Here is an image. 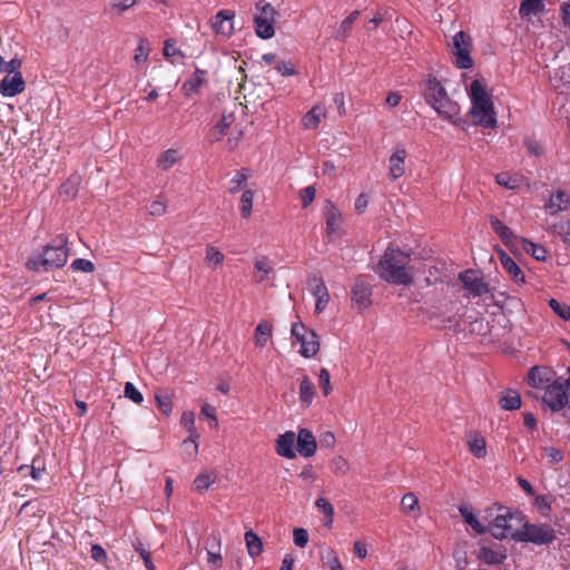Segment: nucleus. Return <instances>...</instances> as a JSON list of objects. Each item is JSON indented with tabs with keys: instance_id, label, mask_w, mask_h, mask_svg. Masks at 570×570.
<instances>
[{
	"instance_id": "ea45409f",
	"label": "nucleus",
	"mask_w": 570,
	"mask_h": 570,
	"mask_svg": "<svg viewBox=\"0 0 570 570\" xmlns=\"http://www.w3.org/2000/svg\"><path fill=\"white\" fill-rule=\"evenodd\" d=\"M215 481H216V473L213 471H207V472L200 473L194 480V488L198 492H203V491L207 490Z\"/></svg>"
},
{
	"instance_id": "0e129e2a",
	"label": "nucleus",
	"mask_w": 570,
	"mask_h": 570,
	"mask_svg": "<svg viewBox=\"0 0 570 570\" xmlns=\"http://www.w3.org/2000/svg\"><path fill=\"white\" fill-rule=\"evenodd\" d=\"M180 423L190 434H197L195 432V413L193 411H185L181 415Z\"/></svg>"
},
{
	"instance_id": "09e8293b",
	"label": "nucleus",
	"mask_w": 570,
	"mask_h": 570,
	"mask_svg": "<svg viewBox=\"0 0 570 570\" xmlns=\"http://www.w3.org/2000/svg\"><path fill=\"white\" fill-rule=\"evenodd\" d=\"M550 308L562 320L570 322V306L556 298L549 301Z\"/></svg>"
},
{
	"instance_id": "338daca9",
	"label": "nucleus",
	"mask_w": 570,
	"mask_h": 570,
	"mask_svg": "<svg viewBox=\"0 0 570 570\" xmlns=\"http://www.w3.org/2000/svg\"><path fill=\"white\" fill-rule=\"evenodd\" d=\"M73 271L83 273H94L95 265L91 261L85 258L73 259Z\"/></svg>"
},
{
	"instance_id": "a211bd4d",
	"label": "nucleus",
	"mask_w": 570,
	"mask_h": 570,
	"mask_svg": "<svg viewBox=\"0 0 570 570\" xmlns=\"http://www.w3.org/2000/svg\"><path fill=\"white\" fill-rule=\"evenodd\" d=\"M371 285L363 277H358L352 287V301L362 308L371 303Z\"/></svg>"
},
{
	"instance_id": "3c124183",
	"label": "nucleus",
	"mask_w": 570,
	"mask_h": 570,
	"mask_svg": "<svg viewBox=\"0 0 570 570\" xmlns=\"http://www.w3.org/2000/svg\"><path fill=\"white\" fill-rule=\"evenodd\" d=\"M198 434H190V436L183 441V450L184 453L193 459L198 453V443H197Z\"/></svg>"
},
{
	"instance_id": "603ef678",
	"label": "nucleus",
	"mask_w": 570,
	"mask_h": 570,
	"mask_svg": "<svg viewBox=\"0 0 570 570\" xmlns=\"http://www.w3.org/2000/svg\"><path fill=\"white\" fill-rule=\"evenodd\" d=\"M322 560L330 568V570H344L334 550H326L325 554L322 556Z\"/></svg>"
},
{
	"instance_id": "72a5a7b5",
	"label": "nucleus",
	"mask_w": 570,
	"mask_h": 570,
	"mask_svg": "<svg viewBox=\"0 0 570 570\" xmlns=\"http://www.w3.org/2000/svg\"><path fill=\"white\" fill-rule=\"evenodd\" d=\"M180 155L176 149H167L157 158V167L161 170L170 169L178 160Z\"/></svg>"
},
{
	"instance_id": "f257e3e1",
	"label": "nucleus",
	"mask_w": 570,
	"mask_h": 570,
	"mask_svg": "<svg viewBox=\"0 0 570 570\" xmlns=\"http://www.w3.org/2000/svg\"><path fill=\"white\" fill-rule=\"evenodd\" d=\"M411 255L397 248L387 247L380 258L375 273L379 277L393 285H411L414 279V268Z\"/></svg>"
},
{
	"instance_id": "b1692460",
	"label": "nucleus",
	"mask_w": 570,
	"mask_h": 570,
	"mask_svg": "<svg viewBox=\"0 0 570 570\" xmlns=\"http://www.w3.org/2000/svg\"><path fill=\"white\" fill-rule=\"evenodd\" d=\"M325 116L326 108L323 105H316L303 116L301 124L305 129H315Z\"/></svg>"
},
{
	"instance_id": "a878e982",
	"label": "nucleus",
	"mask_w": 570,
	"mask_h": 570,
	"mask_svg": "<svg viewBox=\"0 0 570 570\" xmlns=\"http://www.w3.org/2000/svg\"><path fill=\"white\" fill-rule=\"evenodd\" d=\"M235 117L233 114L223 115L220 120L216 124V126L212 129V138L214 140H220L224 136L229 134V130L233 131L236 127H234Z\"/></svg>"
},
{
	"instance_id": "9d476101",
	"label": "nucleus",
	"mask_w": 570,
	"mask_h": 570,
	"mask_svg": "<svg viewBox=\"0 0 570 570\" xmlns=\"http://www.w3.org/2000/svg\"><path fill=\"white\" fill-rule=\"evenodd\" d=\"M435 102L436 104L432 108L438 112L440 117L454 125H458L460 122V106L455 101H453L449 97V95H446L441 100H436Z\"/></svg>"
},
{
	"instance_id": "13d9d810",
	"label": "nucleus",
	"mask_w": 570,
	"mask_h": 570,
	"mask_svg": "<svg viewBox=\"0 0 570 570\" xmlns=\"http://www.w3.org/2000/svg\"><path fill=\"white\" fill-rule=\"evenodd\" d=\"M125 396L131 400L136 404H140L144 401L142 394L136 389L131 382H127L125 385Z\"/></svg>"
},
{
	"instance_id": "20e7f679",
	"label": "nucleus",
	"mask_w": 570,
	"mask_h": 570,
	"mask_svg": "<svg viewBox=\"0 0 570 570\" xmlns=\"http://www.w3.org/2000/svg\"><path fill=\"white\" fill-rule=\"evenodd\" d=\"M491 517L492 520L489 524V531L494 538H518L519 531L517 530V525L520 520L508 508H497L494 512H491Z\"/></svg>"
},
{
	"instance_id": "39448f33",
	"label": "nucleus",
	"mask_w": 570,
	"mask_h": 570,
	"mask_svg": "<svg viewBox=\"0 0 570 570\" xmlns=\"http://www.w3.org/2000/svg\"><path fill=\"white\" fill-rule=\"evenodd\" d=\"M256 11L254 18L256 36H274L277 16L275 8L269 2L261 0L256 3Z\"/></svg>"
},
{
	"instance_id": "a19ab883",
	"label": "nucleus",
	"mask_w": 570,
	"mask_h": 570,
	"mask_svg": "<svg viewBox=\"0 0 570 570\" xmlns=\"http://www.w3.org/2000/svg\"><path fill=\"white\" fill-rule=\"evenodd\" d=\"M315 505L324 514V525L331 527L334 519L333 505L325 498H318Z\"/></svg>"
},
{
	"instance_id": "c756f323",
	"label": "nucleus",
	"mask_w": 570,
	"mask_h": 570,
	"mask_svg": "<svg viewBox=\"0 0 570 570\" xmlns=\"http://www.w3.org/2000/svg\"><path fill=\"white\" fill-rule=\"evenodd\" d=\"M244 539L249 557L256 558L263 552L262 540L253 530L246 531Z\"/></svg>"
},
{
	"instance_id": "58836bf2",
	"label": "nucleus",
	"mask_w": 570,
	"mask_h": 570,
	"mask_svg": "<svg viewBox=\"0 0 570 570\" xmlns=\"http://www.w3.org/2000/svg\"><path fill=\"white\" fill-rule=\"evenodd\" d=\"M522 245V249L527 253V254H530L532 257H534L537 261H546L547 258V250L543 246H540L538 244H534L530 240H527L524 238H521L519 240Z\"/></svg>"
},
{
	"instance_id": "4be33fe9",
	"label": "nucleus",
	"mask_w": 570,
	"mask_h": 570,
	"mask_svg": "<svg viewBox=\"0 0 570 570\" xmlns=\"http://www.w3.org/2000/svg\"><path fill=\"white\" fill-rule=\"evenodd\" d=\"M550 82L556 90L566 94L570 89V65L556 69L550 77Z\"/></svg>"
},
{
	"instance_id": "c85d7f7f",
	"label": "nucleus",
	"mask_w": 570,
	"mask_h": 570,
	"mask_svg": "<svg viewBox=\"0 0 570 570\" xmlns=\"http://www.w3.org/2000/svg\"><path fill=\"white\" fill-rule=\"evenodd\" d=\"M254 267V278L257 283L265 282L274 273L273 265L266 257L255 259Z\"/></svg>"
},
{
	"instance_id": "5fc2aeb1",
	"label": "nucleus",
	"mask_w": 570,
	"mask_h": 570,
	"mask_svg": "<svg viewBox=\"0 0 570 570\" xmlns=\"http://www.w3.org/2000/svg\"><path fill=\"white\" fill-rule=\"evenodd\" d=\"M149 56V47L146 40L141 39L135 52V63L137 66L142 65L147 61Z\"/></svg>"
},
{
	"instance_id": "4d7b16f0",
	"label": "nucleus",
	"mask_w": 570,
	"mask_h": 570,
	"mask_svg": "<svg viewBox=\"0 0 570 570\" xmlns=\"http://www.w3.org/2000/svg\"><path fill=\"white\" fill-rule=\"evenodd\" d=\"M207 552H222V539L218 532H213L206 540Z\"/></svg>"
},
{
	"instance_id": "5701e85b",
	"label": "nucleus",
	"mask_w": 570,
	"mask_h": 570,
	"mask_svg": "<svg viewBox=\"0 0 570 570\" xmlns=\"http://www.w3.org/2000/svg\"><path fill=\"white\" fill-rule=\"evenodd\" d=\"M499 258L502 267L504 271L511 276V278L518 283L523 284L524 283V275L519 267V265L514 262L513 258H511L507 253L503 250H500Z\"/></svg>"
},
{
	"instance_id": "2f4dec72",
	"label": "nucleus",
	"mask_w": 570,
	"mask_h": 570,
	"mask_svg": "<svg viewBox=\"0 0 570 570\" xmlns=\"http://www.w3.org/2000/svg\"><path fill=\"white\" fill-rule=\"evenodd\" d=\"M469 450L478 459H482L487 455V442L485 439L480 434H472L469 436Z\"/></svg>"
},
{
	"instance_id": "dca6fc26",
	"label": "nucleus",
	"mask_w": 570,
	"mask_h": 570,
	"mask_svg": "<svg viewBox=\"0 0 570 570\" xmlns=\"http://www.w3.org/2000/svg\"><path fill=\"white\" fill-rule=\"evenodd\" d=\"M235 13L230 10L219 11L213 19V30L216 36H232L234 33Z\"/></svg>"
},
{
	"instance_id": "37998d69",
	"label": "nucleus",
	"mask_w": 570,
	"mask_h": 570,
	"mask_svg": "<svg viewBox=\"0 0 570 570\" xmlns=\"http://www.w3.org/2000/svg\"><path fill=\"white\" fill-rule=\"evenodd\" d=\"M205 262L210 267H219L224 262V254L214 246H207Z\"/></svg>"
},
{
	"instance_id": "774afa93",
	"label": "nucleus",
	"mask_w": 570,
	"mask_h": 570,
	"mask_svg": "<svg viewBox=\"0 0 570 570\" xmlns=\"http://www.w3.org/2000/svg\"><path fill=\"white\" fill-rule=\"evenodd\" d=\"M293 540H294V543L299 547V548H304L307 542H308V533L305 529L303 528H296L294 529L293 531Z\"/></svg>"
},
{
	"instance_id": "e2e57ef3",
	"label": "nucleus",
	"mask_w": 570,
	"mask_h": 570,
	"mask_svg": "<svg viewBox=\"0 0 570 570\" xmlns=\"http://www.w3.org/2000/svg\"><path fill=\"white\" fill-rule=\"evenodd\" d=\"M551 502V495H537L534 499V505L544 515L550 511Z\"/></svg>"
},
{
	"instance_id": "412c9836",
	"label": "nucleus",
	"mask_w": 570,
	"mask_h": 570,
	"mask_svg": "<svg viewBox=\"0 0 570 570\" xmlns=\"http://www.w3.org/2000/svg\"><path fill=\"white\" fill-rule=\"evenodd\" d=\"M570 206V195L563 190L552 194L546 204V208L550 215H557L564 212Z\"/></svg>"
},
{
	"instance_id": "6ab92c4d",
	"label": "nucleus",
	"mask_w": 570,
	"mask_h": 570,
	"mask_svg": "<svg viewBox=\"0 0 570 570\" xmlns=\"http://www.w3.org/2000/svg\"><path fill=\"white\" fill-rule=\"evenodd\" d=\"M317 449L313 433L307 429H301L297 435V452L304 458H311Z\"/></svg>"
},
{
	"instance_id": "6e6552de",
	"label": "nucleus",
	"mask_w": 570,
	"mask_h": 570,
	"mask_svg": "<svg viewBox=\"0 0 570 570\" xmlns=\"http://www.w3.org/2000/svg\"><path fill=\"white\" fill-rule=\"evenodd\" d=\"M471 40V38H452V42L448 45L454 63L460 69H469L473 65Z\"/></svg>"
},
{
	"instance_id": "f03ea898",
	"label": "nucleus",
	"mask_w": 570,
	"mask_h": 570,
	"mask_svg": "<svg viewBox=\"0 0 570 570\" xmlns=\"http://www.w3.org/2000/svg\"><path fill=\"white\" fill-rule=\"evenodd\" d=\"M469 96L471 99L470 115L474 124L484 128H494L497 118L493 102L485 87L478 79L471 82Z\"/></svg>"
},
{
	"instance_id": "6e6d98bb",
	"label": "nucleus",
	"mask_w": 570,
	"mask_h": 570,
	"mask_svg": "<svg viewBox=\"0 0 570 570\" xmlns=\"http://www.w3.org/2000/svg\"><path fill=\"white\" fill-rule=\"evenodd\" d=\"M495 180L500 186L509 189H514L519 185L518 178L512 177L509 173H501L497 175Z\"/></svg>"
},
{
	"instance_id": "f704fd0d",
	"label": "nucleus",
	"mask_w": 570,
	"mask_h": 570,
	"mask_svg": "<svg viewBox=\"0 0 570 570\" xmlns=\"http://www.w3.org/2000/svg\"><path fill=\"white\" fill-rule=\"evenodd\" d=\"M249 174L247 169L238 170L235 176L228 181V193L237 194L243 190L247 184Z\"/></svg>"
},
{
	"instance_id": "2eb2a0df",
	"label": "nucleus",
	"mask_w": 570,
	"mask_h": 570,
	"mask_svg": "<svg viewBox=\"0 0 570 570\" xmlns=\"http://www.w3.org/2000/svg\"><path fill=\"white\" fill-rule=\"evenodd\" d=\"M26 88V82L23 80L21 72H16L14 75H7L0 81V94L3 97H14L21 94Z\"/></svg>"
},
{
	"instance_id": "4c0bfd02",
	"label": "nucleus",
	"mask_w": 570,
	"mask_h": 570,
	"mask_svg": "<svg viewBox=\"0 0 570 570\" xmlns=\"http://www.w3.org/2000/svg\"><path fill=\"white\" fill-rule=\"evenodd\" d=\"M543 9V0H522L520 3L519 13L522 17H530L541 12Z\"/></svg>"
},
{
	"instance_id": "864d4df0",
	"label": "nucleus",
	"mask_w": 570,
	"mask_h": 570,
	"mask_svg": "<svg viewBox=\"0 0 570 570\" xmlns=\"http://www.w3.org/2000/svg\"><path fill=\"white\" fill-rule=\"evenodd\" d=\"M30 476L35 482H41L48 476L45 465L37 459L32 461Z\"/></svg>"
},
{
	"instance_id": "0eeeda50",
	"label": "nucleus",
	"mask_w": 570,
	"mask_h": 570,
	"mask_svg": "<svg viewBox=\"0 0 570 570\" xmlns=\"http://www.w3.org/2000/svg\"><path fill=\"white\" fill-rule=\"evenodd\" d=\"M517 539L534 544H548L556 539V534L554 530L547 524H524Z\"/></svg>"
},
{
	"instance_id": "8fccbe9b",
	"label": "nucleus",
	"mask_w": 570,
	"mask_h": 570,
	"mask_svg": "<svg viewBox=\"0 0 570 570\" xmlns=\"http://www.w3.org/2000/svg\"><path fill=\"white\" fill-rule=\"evenodd\" d=\"M148 213L151 216L160 217L167 212V200L163 197H158L148 205Z\"/></svg>"
},
{
	"instance_id": "4468645a",
	"label": "nucleus",
	"mask_w": 570,
	"mask_h": 570,
	"mask_svg": "<svg viewBox=\"0 0 570 570\" xmlns=\"http://www.w3.org/2000/svg\"><path fill=\"white\" fill-rule=\"evenodd\" d=\"M422 94L431 107L436 104V100H441L448 95L445 88L434 77H429L422 82Z\"/></svg>"
},
{
	"instance_id": "9b49d317",
	"label": "nucleus",
	"mask_w": 570,
	"mask_h": 570,
	"mask_svg": "<svg viewBox=\"0 0 570 570\" xmlns=\"http://www.w3.org/2000/svg\"><path fill=\"white\" fill-rule=\"evenodd\" d=\"M323 213L326 222V234L333 239L340 235L343 220L342 213L332 202L326 203Z\"/></svg>"
},
{
	"instance_id": "49530a36",
	"label": "nucleus",
	"mask_w": 570,
	"mask_h": 570,
	"mask_svg": "<svg viewBox=\"0 0 570 570\" xmlns=\"http://www.w3.org/2000/svg\"><path fill=\"white\" fill-rule=\"evenodd\" d=\"M550 232L560 236L566 243L570 244V220H561L550 227Z\"/></svg>"
},
{
	"instance_id": "7ed1b4c3",
	"label": "nucleus",
	"mask_w": 570,
	"mask_h": 570,
	"mask_svg": "<svg viewBox=\"0 0 570 570\" xmlns=\"http://www.w3.org/2000/svg\"><path fill=\"white\" fill-rule=\"evenodd\" d=\"M67 238L53 240L41 253L32 254L26 266L33 272H49L62 267L68 259Z\"/></svg>"
},
{
	"instance_id": "bf43d9fd",
	"label": "nucleus",
	"mask_w": 570,
	"mask_h": 570,
	"mask_svg": "<svg viewBox=\"0 0 570 570\" xmlns=\"http://www.w3.org/2000/svg\"><path fill=\"white\" fill-rule=\"evenodd\" d=\"M156 402H157V405H158L159 410L164 414L169 415L171 413L173 403H171V399H170L169 395H167V394H157L156 395Z\"/></svg>"
},
{
	"instance_id": "1a4fd4ad",
	"label": "nucleus",
	"mask_w": 570,
	"mask_h": 570,
	"mask_svg": "<svg viewBox=\"0 0 570 570\" xmlns=\"http://www.w3.org/2000/svg\"><path fill=\"white\" fill-rule=\"evenodd\" d=\"M459 279L464 289H466L473 297H480L490 291L489 285L483 281V277L475 271L468 269L460 273Z\"/></svg>"
},
{
	"instance_id": "69168bd1",
	"label": "nucleus",
	"mask_w": 570,
	"mask_h": 570,
	"mask_svg": "<svg viewBox=\"0 0 570 570\" xmlns=\"http://www.w3.org/2000/svg\"><path fill=\"white\" fill-rule=\"evenodd\" d=\"M135 550L139 553V556L144 560V563H145L147 570H155V566L151 561L150 552L147 549H145L140 542L135 544Z\"/></svg>"
},
{
	"instance_id": "aec40b11",
	"label": "nucleus",
	"mask_w": 570,
	"mask_h": 570,
	"mask_svg": "<svg viewBox=\"0 0 570 570\" xmlns=\"http://www.w3.org/2000/svg\"><path fill=\"white\" fill-rule=\"evenodd\" d=\"M295 433L287 431L281 434L276 440V453L286 459H294L296 456L294 451Z\"/></svg>"
},
{
	"instance_id": "79ce46f5",
	"label": "nucleus",
	"mask_w": 570,
	"mask_h": 570,
	"mask_svg": "<svg viewBox=\"0 0 570 570\" xmlns=\"http://www.w3.org/2000/svg\"><path fill=\"white\" fill-rule=\"evenodd\" d=\"M138 0H111L108 3L107 11L110 14H121L128 9L132 8Z\"/></svg>"
},
{
	"instance_id": "7c9ffc66",
	"label": "nucleus",
	"mask_w": 570,
	"mask_h": 570,
	"mask_svg": "<svg viewBox=\"0 0 570 570\" xmlns=\"http://www.w3.org/2000/svg\"><path fill=\"white\" fill-rule=\"evenodd\" d=\"M500 406L507 411H514L521 406L520 394L513 390L503 392L499 400Z\"/></svg>"
},
{
	"instance_id": "cd10ccee",
	"label": "nucleus",
	"mask_w": 570,
	"mask_h": 570,
	"mask_svg": "<svg viewBox=\"0 0 570 570\" xmlns=\"http://www.w3.org/2000/svg\"><path fill=\"white\" fill-rule=\"evenodd\" d=\"M164 56L168 59L173 65H181L185 60V55L177 47L176 39L169 38L164 46Z\"/></svg>"
},
{
	"instance_id": "680f3d73",
	"label": "nucleus",
	"mask_w": 570,
	"mask_h": 570,
	"mask_svg": "<svg viewBox=\"0 0 570 570\" xmlns=\"http://www.w3.org/2000/svg\"><path fill=\"white\" fill-rule=\"evenodd\" d=\"M315 195H316V189L314 186H307V187L303 188L299 191V198L302 200V206L305 208L308 205H311L315 199Z\"/></svg>"
},
{
	"instance_id": "a18cd8bd",
	"label": "nucleus",
	"mask_w": 570,
	"mask_h": 570,
	"mask_svg": "<svg viewBox=\"0 0 570 570\" xmlns=\"http://www.w3.org/2000/svg\"><path fill=\"white\" fill-rule=\"evenodd\" d=\"M459 510H460V513L463 517L464 521L469 525H471V528L475 532L484 533L487 531V528L479 522V520L475 518V515L468 508L461 507Z\"/></svg>"
},
{
	"instance_id": "de8ad7c7",
	"label": "nucleus",
	"mask_w": 570,
	"mask_h": 570,
	"mask_svg": "<svg viewBox=\"0 0 570 570\" xmlns=\"http://www.w3.org/2000/svg\"><path fill=\"white\" fill-rule=\"evenodd\" d=\"M330 466L332 471L338 475H345L350 472V463L342 455L334 456L330 463Z\"/></svg>"
},
{
	"instance_id": "e433bc0d",
	"label": "nucleus",
	"mask_w": 570,
	"mask_h": 570,
	"mask_svg": "<svg viewBox=\"0 0 570 570\" xmlns=\"http://www.w3.org/2000/svg\"><path fill=\"white\" fill-rule=\"evenodd\" d=\"M203 82H204V72L200 70H196L193 73V76L184 82L183 89L187 96H191V95L198 92Z\"/></svg>"
},
{
	"instance_id": "c03bdc74",
	"label": "nucleus",
	"mask_w": 570,
	"mask_h": 570,
	"mask_svg": "<svg viewBox=\"0 0 570 570\" xmlns=\"http://www.w3.org/2000/svg\"><path fill=\"white\" fill-rule=\"evenodd\" d=\"M254 202V191L252 189L243 190L240 196V212L244 218H248L252 215Z\"/></svg>"
},
{
	"instance_id": "393cba45",
	"label": "nucleus",
	"mask_w": 570,
	"mask_h": 570,
	"mask_svg": "<svg viewBox=\"0 0 570 570\" xmlns=\"http://www.w3.org/2000/svg\"><path fill=\"white\" fill-rule=\"evenodd\" d=\"M401 510L404 514L414 519H417L421 515L419 499L413 492H407L402 497Z\"/></svg>"
},
{
	"instance_id": "052dcab7",
	"label": "nucleus",
	"mask_w": 570,
	"mask_h": 570,
	"mask_svg": "<svg viewBox=\"0 0 570 570\" xmlns=\"http://www.w3.org/2000/svg\"><path fill=\"white\" fill-rule=\"evenodd\" d=\"M318 384L323 390L324 395H328L332 391L331 375L326 368H322L318 373Z\"/></svg>"
},
{
	"instance_id": "f3484780",
	"label": "nucleus",
	"mask_w": 570,
	"mask_h": 570,
	"mask_svg": "<svg viewBox=\"0 0 570 570\" xmlns=\"http://www.w3.org/2000/svg\"><path fill=\"white\" fill-rule=\"evenodd\" d=\"M478 559L488 566L501 564L507 559L505 549L502 546L493 547H481L478 554Z\"/></svg>"
},
{
	"instance_id": "423d86ee",
	"label": "nucleus",
	"mask_w": 570,
	"mask_h": 570,
	"mask_svg": "<svg viewBox=\"0 0 570 570\" xmlns=\"http://www.w3.org/2000/svg\"><path fill=\"white\" fill-rule=\"evenodd\" d=\"M292 335L301 344L299 353L302 356L309 358L318 352L320 341L313 330L307 328L302 323H295L292 325Z\"/></svg>"
},
{
	"instance_id": "473e14b6",
	"label": "nucleus",
	"mask_w": 570,
	"mask_h": 570,
	"mask_svg": "<svg viewBox=\"0 0 570 570\" xmlns=\"http://www.w3.org/2000/svg\"><path fill=\"white\" fill-rule=\"evenodd\" d=\"M273 326L267 322L259 323L255 328V345L264 347L272 338Z\"/></svg>"
},
{
	"instance_id": "bb28decb",
	"label": "nucleus",
	"mask_w": 570,
	"mask_h": 570,
	"mask_svg": "<svg viewBox=\"0 0 570 570\" xmlns=\"http://www.w3.org/2000/svg\"><path fill=\"white\" fill-rule=\"evenodd\" d=\"M314 396H315V385L308 376L304 375L302 377L301 384H299V402H301L302 406H304V407L311 406Z\"/></svg>"
},
{
	"instance_id": "f8f14e48",
	"label": "nucleus",
	"mask_w": 570,
	"mask_h": 570,
	"mask_svg": "<svg viewBox=\"0 0 570 570\" xmlns=\"http://www.w3.org/2000/svg\"><path fill=\"white\" fill-rule=\"evenodd\" d=\"M309 288L312 295L315 298V313H322L328 305L330 302V293L321 277L313 276L309 282Z\"/></svg>"
},
{
	"instance_id": "c9c22d12",
	"label": "nucleus",
	"mask_w": 570,
	"mask_h": 570,
	"mask_svg": "<svg viewBox=\"0 0 570 570\" xmlns=\"http://www.w3.org/2000/svg\"><path fill=\"white\" fill-rule=\"evenodd\" d=\"M490 223L492 229L501 237L505 244L510 245L513 243V240H517V237L513 235L512 230L501 220L498 218H492Z\"/></svg>"
},
{
	"instance_id": "ddd939ff",
	"label": "nucleus",
	"mask_w": 570,
	"mask_h": 570,
	"mask_svg": "<svg viewBox=\"0 0 570 570\" xmlns=\"http://www.w3.org/2000/svg\"><path fill=\"white\" fill-rule=\"evenodd\" d=\"M407 153L403 146H396L389 157V178L396 180L405 174V159Z\"/></svg>"
}]
</instances>
